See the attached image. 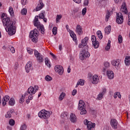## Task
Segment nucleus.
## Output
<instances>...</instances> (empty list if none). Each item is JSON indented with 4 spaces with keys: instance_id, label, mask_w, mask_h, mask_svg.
I'll list each match as a JSON object with an SVG mask.
<instances>
[{
    "instance_id": "obj_2",
    "label": "nucleus",
    "mask_w": 130,
    "mask_h": 130,
    "mask_svg": "<svg viewBox=\"0 0 130 130\" xmlns=\"http://www.w3.org/2000/svg\"><path fill=\"white\" fill-rule=\"evenodd\" d=\"M85 46H86V48L83 49L80 52L79 56L80 59H81V60H84V59H85V58H86V57H90V53H89V52H88L87 51L88 48H89L88 46H86V45H84L83 43H81V44H80L79 45V48H83V47H85Z\"/></svg>"
},
{
    "instance_id": "obj_26",
    "label": "nucleus",
    "mask_w": 130,
    "mask_h": 130,
    "mask_svg": "<svg viewBox=\"0 0 130 130\" xmlns=\"http://www.w3.org/2000/svg\"><path fill=\"white\" fill-rule=\"evenodd\" d=\"M70 36H71L72 38H73L74 41L77 40V36L75 34V32L73 31V30L70 31Z\"/></svg>"
},
{
    "instance_id": "obj_50",
    "label": "nucleus",
    "mask_w": 130,
    "mask_h": 130,
    "mask_svg": "<svg viewBox=\"0 0 130 130\" xmlns=\"http://www.w3.org/2000/svg\"><path fill=\"white\" fill-rule=\"evenodd\" d=\"M38 89H39L38 86H35L33 87V89H34V91H35V93H36V92L38 91Z\"/></svg>"
},
{
    "instance_id": "obj_47",
    "label": "nucleus",
    "mask_w": 130,
    "mask_h": 130,
    "mask_svg": "<svg viewBox=\"0 0 130 130\" xmlns=\"http://www.w3.org/2000/svg\"><path fill=\"white\" fill-rule=\"evenodd\" d=\"M27 51L28 53H29V54H32V53H33V50L32 49L27 48Z\"/></svg>"
},
{
    "instance_id": "obj_11",
    "label": "nucleus",
    "mask_w": 130,
    "mask_h": 130,
    "mask_svg": "<svg viewBox=\"0 0 130 130\" xmlns=\"http://www.w3.org/2000/svg\"><path fill=\"white\" fill-rule=\"evenodd\" d=\"M25 71L26 73H29L30 71L33 70V67H32V62L28 61L25 67Z\"/></svg>"
},
{
    "instance_id": "obj_1",
    "label": "nucleus",
    "mask_w": 130,
    "mask_h": 130,
    "mask_svg": "<svg viewBox=\"0 0 130 130\" xmlns=\"http://www.w3.org/2000/svg\"><path fill=\"white\" fill-rule=\"evenodd\" d=\"M1 18L2 19V22L3 23L4 26H6V31H8L9 35L12 36L16 34V24L15 21L11 20L9 17H7L6 14L3 13L1 15Z\"/></svg>"
},
{
    "instance_id": "obj_18",
    "label": "nucleus",
    "mask_w": 130,
    "mask_h": 130,
    "mask_svg": "<svg viewBox=\"0 0 130 130\" xmlns=\"http://www.w3.org/2000/svg\"><path fill=\"white\" fill-rule=\"evenodd\" d=\"M92 84L96 85V84H98L99 83V77H98V75H94L92 77Z\"/></svg>"
},
{
    "instance_id": "obj_42",
    "label": "nucleus",
    "mask_w": 130,
    "mask_h": 130,
    "mask_svg": "<svg viewBox=\"0 0 130 130\" xmlns=\"http://www.w3.org/2000/svg\"><path fill=\"white\" fill-rule=\"evenodd\" d=\"M81 110V111L80 112V114L81 115H84V114H86V113H87V111L86 110V109H83L80 110Z\"/></svg>"
},
{
    "instance_id": "obj_52",
    "label": "nucleus",
    "mask_w": 130,
    "mask_h": 130,
    "mask_svg": "<svg viewBox=\"0 0 130 130\" xmlns=\"http://www.w3.org/2000/svg\"><path fill=\"white\" fill-rule=\"evenodd\" d=\"M21 4L23 6H25L27 4V0H21Z\"/></svg>"
},
{
    "instance_id": "obj_36",
    "label": "nucleus",
    "mask_w": 130,
    "mask_h": 130,
    "mask_svg": "<svg viewBox=\"0 0 130 130\" xmlns=\"http://www.w3.org/2000/svg\"><path fill=\"white\" fill-rule=\"evenodd\" d=\"M65 96H66V93L62 92L59 96V100H60V101H61V100H62V99L64 98Z\"/></svg>"
},
{
    "instance_id": "obj_38",
    "label": "nucleus",
    "mask_w": 130,
    "mask_h": 130,
    "mask_svg": "<svg viewBox=\"0 0 130 130\" xmlns=\"http://www.w3.org/2000/svg\"><path fill=\"white\" fill-rule=\"evenodd\" d=\"M21 15H27V9L26 8H23L22 10H21Z\"/></svg>"
},
{
    "instance_id": "obj_13",
    "label": "nucleus",
    "mask_w": 130,
    "mask_h": 130,
    "mask_svg": "<svg viewBox=\"0 0 130 130\" xmlns=\"http://www.w3.org/2000/svg\"><path fill=\"white\" fill-rule=\"evenodd\" d=\"M110 123L112 127H113L114 129H116L117 128V120L115 119H112L110 121Z\"/></svg>"
},
{
    "instance_id": "obj_62",
    "label": "nucleus",
    "mask_w": 130,
    "mask_h": 130,
    "mask_svg": "<svg viewBox=\"0 0 130 130\" xmlns=\"http://www.w3.org/2000/svg\"><path fill=\"white\" fill-rule=\"evenodd\" d=\"M76 18H80L81 17V12L78 13L77 15H76Z\"/></svg>"
},
{
    "instance_id": "obj_14",
    "label": "nucleus",
    "mask_w": 130,
    "mask_h": 130,
    "mask_svg": "<svg viewBox=\"0 0 130 130\" xmlns=\"http://www.w3.org/2000/svg\"><path fill=\"white\" fill-rule=\"evenodd\" d=\"M76 32L78 35H82L83 34V27L80 24L76 26Z\"/></svg>"
},
{
    "instance_id": "obj_24",
    "label": "nucleus",
    "mask_w": 130,
    "mask_h": 130,
    "mask_svg": "<svg viewBox=\"0 0 130 130\" xmlns=\"http://www.w3.org/2000/svg\"><path fill=\"white\" fill-rule=\"evenodd\" d=\"M39 19H43V21L45 23H46L47 22V18H45L44 13H43V12L39 14Z\"/></svg>"
},
{
    "instance_id": "obj_48",
    "label": "nucleus",
    "mask_w": 130,
    "mask_h": 130,
    "mask_svg": "<svg viewBox=\"0 0 130 130\" xmlns=\"http://www.w3.org/2000/svg\"><path fill=\"white\" fill-rule=\"evenodd\" d=\"M104 67L107 69L108 68H109L110 67V64L108 62H105L104 63Z\"/></svg>"
},
{
    "instance_id": "obj_46",
    "label": "nucleus",
    "mask_w": 130,
    "mask_h": 130,
    "mask_svg": "<svg viewBox=\"0 0 130 130\" xmlns=\"http://www.w3.org/2000/svg\"><path fill=\"white\" fill-rule=\"evenodd\" d=\"M9 124L12 126L15 125V120L14 119L10 120Z\"/></svg>"
},
{
    "instance_id": "obj_57",
    "label": "nucleus",
    "mask_w": 130,
    "mask_h": 130,
    "mask_svg": "<svg viewBox=\"0 0 130 130\" xmlns=\"http://www.w3.org/2000/svg\"><path fill=\"white\" fill-rule=\"evenodd\" d=\"M91 122V121H88V120H87V119H85V120H84V122L85 124H86V125H87L88 123H89V122Z\"/></svg>"
},
{
    "instance_id": "obj_6",
    "label": "nucleus",
    "mask_w": 130,
    "mask_h": 130,
    "mask_svg": "<svg viewBox=\"0 0 130 130\" xmlns=\"http://www.w3.org/2000/svg\"><path fill=\"white\" fill-rule=\"evenodd\" d=\"M121 11L125 15H128V19L130 20V12H128L127 8H126V4L125 2L122 3V6H121Z\"/></svg>"
},
{
    "instance_id": "obj_31",
    "label": "nucleus",
    "mask_w": 130,
    "mask_h": 130,
    "mask_svg": "<svg viewBox=\"0 0 130 130\" xmlns=\"http://www.w3.org/2000/svg\"><path fill=\"white\" fill-rule=\"evenodd\" d=\"M45 62L46 66H47L48 68H50L51 67V64H50V62L49 61L48 58H45Z\"/></svg>"
},
{
    "instance_id": "obj_64",
    "label": "nucleus",
    "mask_w": 130,
    "mask_h": 130,
    "mask_svg": "<svg viewBox=\"0 0 130 130\" xmlns=\"http://www.w3.org/2000/svg\"><path fill=\"white\" fill-rule=\"evenodd\" d=\"M62 49V46L61 45H60L59 46V50H60V51H61Z\"/></svg>"
},
{
    "instance_id": "obj_61",
    "label": "nucleus",
    "mask_w": 130,
    "mask_h": 130,
    "mask_svg": "<svg viewBox=\"0 0 130 130\" xmlns=\"http://www.w3.org/2000/svg\"><path fill=\"white\" fill-rule=\"evenodd\" d=\"M105 93H106V88H104L103 90V91L102 92V94L103 95H104V94H105Z\"/></svg>"
},
{
    "instance_id": "obj_3",
    "label": "nucleus",
    "mask_w": 130,
    "mask_h": 130,
    "mask_svg": "<svg viewBox=\"0 0 130 130\" xmlns=\"http://www.w3.org/2000/svg\"><path fill=\"white\" fill-rule=\"evenodd\" d=\"M38 18H39V16L37 15L35 16L34 20V25L36 27H37L38 29H39V31H40L41 33L44 35V34H45V32H44V31H45V29H44V26L40 23V22H39V20H38Z\"/></svg>"
},
{
    "instance_id": "obj_4",
    "label": "nucleus",
    "mask_w": 130,
    "mask_h": 130,
    "mask_svg": "<svg viewBox=\"0 0 130 130\" xmlns=\"http://www.w3.org/2000/svg\"><path fill=\"white\" fill-rule=\"evenodd\" d=\"M38 36H39V31L37 28H35L33 30L30 31L29 37L32 42L35 43L38 42Z\"/></svg>"
},
{
    "instance_id": "obj_43",
    "label": "nucleus",
    "mask_w": 130,
    "mask_h": 130,
    "mask_svg": "<svg viewBox=\"0 0 130 130\" xmlns=\"http://www.w3.org/2000/svg\"><path fill=\"white\" fill-rule=\"evenodd\" d=\"M103 95L102 93H100L98 95V97L96 98V99L98 100H101V99H102V98H103Z\"/></svg>"
},
{
    "instance_id": "obj_60",
    "label": "nucleus",
    "mask_w": 130,
    "mask_h": 130,
    "mask_svg": "<svg viewBox=\"0 0 130 130\" xmlns=\"http://www.w3.org/2000/svg\"><path fill=\"white\" fill-rule=\"evenodd\" d=\"M50 55H51V56H52L53 58L55 59L56 58V57L55 56V55H54V54H53V53H52V52L50 53Z\"/></svg>"
},
{
    "instance_id": "obj_29",
    "label": "nucleus",
    "mask_w": 130,
    "mask_h": 130,
    "mask_svg": "<svg viewBox=\"0 0 130 130\" xmlns=\"http://www.w3.org/2000/svg\"><path fill=\"white\" fill-rule=\"evenodd\" d=\"M111 15V14H110V12H109V11H107L106 15V17H105L106 22H108V20H109V18H110Z\"/></svg>"
},
{
    "instance_id": "obj_22",
    "label": "nucleus",
    "mask_w": 130,
    "mask_h": 130,
    "mask_svg": "<svg viewBox=\"0 0 130 130\" xmlns=\"http://www.w3.org/2000/svg\"><path fill=\"white\" fill-rule=\"evenodd\" d=\"M95 123H93L91 122H88V124L87 125V128L88 130H91L95 127Z\"/></svg>"
},
{
    "instance_id": "obj_44",
    "label": "nucleus",
    "mask_w": 130,
    "mask_h": 130,
    "mask_svg": "<svg viewBox=\"0 0 130 130\" xmlns=\"http://www.w3.org/2000/svg\"><path fill=\"white\" fill-rule=\"evenodd\" d=\"M118 40L119 43H122V36L121 35H119Z\"/></svg>"
},
{
    "instance_id": "obj_45",
    "label": "nucleus",
    "mask_w": 130,
    "mask_h": 130,
    "mask_svg": "<svg viewBox=\"0 0 130 130\" xmlns=\"http://www.w3.org/2000/svg\"><path fill=\"white\" fill-rule=\"evenodd\" d=\"M26 128H27V125L25 124H23L20 126V130H26Z\"/></svg>"
},
{
    "instance_id": "obj_28",
    "label": "nucleus",
    "mask_w": 130,
    "mask_h": 130,
    "mask_svg": "<svg viewBox=\"0 0 130 130\" xmlns=\"http://www.w3.org/2000/svg\"><path fill=\"white\" fill-rule=\"evenodd\" d=\"M15 99H14V98H11L9 100V105H10V106H14L15 105Z\"/></svg>"
},
{
    "instance_id": "obj_23",
    "label": "nucleus",
    "mask_w": 130,
    "mask_h": 130,
    "mask_svg": "<svg viewBox=\"0 0 130 130\" xmlns=\"http://www.w3.org/2000/svg\"><path fill=\"white\" fill-rule=\"evenodd\" d=\"M28 94H30V95H33L35 94V91H34V89H33V86H30L29 88L27 89Z\"/></svg>"
},
{
    "instance_id": "obj_37",
    "label": "nucleus",
    "mask_w": 130,
    "mask_h": 130,
    "mask_svg": "<svg viewBox=\"0 0 130 130\" xmlns=\"http://www.w3.org/2000/svg\"><path fill=\"white\" fill-rule=\"evenodd\" d=\"M61 118L63 119H66V118H68V113H63L61 114Z\"/></svg>"
},
{
    "instance_id": "obj_40",
    "label": "nucleus",
    "mask_w": 130,
    "mask_h": 130,
    "mask_svg": "<svg viewBox=\"0 0 130 130\" xmlns=\"http://www.w3.org/2000/svg\"><path fill=\"white\" fill-rule=\"evenodd\" d=\"M78 83H79V85H80V86H84V83H85V80H83V79H80L78 81Z\"/></svg>"
},
{
    "instance_id": "obj_10",
    "label": "nucleus",
    "mask_w": 130,
    "mask_h": 130,
    "mask_svg": "<svg viewBox=\"0 0 130 130\" xmlns=\"http://www.w3.org/2000/svg\"><path fill=\"white\" fill-rule=\"evenodd\" d=\"M91 41L92 42V45L93 46H94V48H98V47H99V42L97 41L95 36H91Z\"/></svg>"
},
{
    "instance_id": "obj_17",
    "label": "nucleus",
    "mask_w": 130,
    "mask_h": 130,
    "mask_svg": "<svg viewBox=\"0 0 130 130\" xmlns=\"http://www.w3.org/2000/svg\"><path fill=\"white\" fill-rule=\"evenodd\" d=\"M13 113H15V110H14V109H10V110L7 112V114L5 115V117L6 118H11Z\"/></svg>"
},
{
    "instance_id": "obj_9",
    "label": "nucleus",
    "mask_w": 130,
    "mask_h": 130,
    "mask_svg": "<svg viewBox=\"0 0 130 130\" xmlns=\"http://www.w3.org/2000/svg\"><path fill=\"white\" fill-rule=\"evenodd\" d=\"M55 71L58 73L59 75H62L63 74V68L60 65H56L54 68Z\"/></svg>"
},
{
    "instance_id": "obj_8",
    "label": "nucleus",
    "mask_w": 130,
    "mask_h": 130,
    "mask_svg": "<svg viewBox=\"0 0 130 130\" xmlns=\"http://www.w3.org/2000/svg\"><path fill=\"white\" fill-rule=\"evenodd\" d=\"M116 23L117 24H122L123 23V15L122 13H119L117 14Z\"/></svg>"
},
{
    "instance_id": "obj_59",
    "label": "nucleus",
    "mask_w": 130,
    "mask_h": 130,
    "mask_svg": "<svg viewBox=\"0 0 130 130\" xmlns=\"http://www.w3.org/2000/svg\"><path fill=\"white\" fill-rule=\"evenodd\" d=\"M76 4H80L82 0H73Z\"/></svg>"
},
{
    "instance_id": "obj_34",
    "label": "nucleus",
    "mask_w": 130,
    "mask_h": 130,
    "mask_svg": "<svg viewBox=\"0 0 130 130\" xmlns=\"http://www.w3.org/2000/svg\"><path fill=\"white\" fill-rule=\"evenodd\" d=\"M111 43V41H110V40H109L108 42L107 45L106 46L105 48L106 50L108 51L109 50V49H110Z\"/></svg>"
},
{
    "instance_id": "obj_30",
    "label": "nucleus",
    "mask_w": 130,
    "mask_h": 130,
    "mask_svg": "<svg viewBox=\"0 0 130 130\" xmlns=\"http://www.w3.org/2000/svg\"><path fill=\"white\" fill-rule=\"evenodd\" d=\"M88 40H89V38H88V37H86L84 39L81 40V43H83L84 45H87Z\"/></svg>"
},
{
    "instance_id": "obj_39",
    "label": "nucleus",
    "mask_w": 130,
    "mask_h": 130,
    "mask_svg": "<svg viewBox=\"0 0 130 130\" xmlns=\"http://www.w3.org/2000/svg\"><path fill=\"white\" fill-rule=\"evenodd\" d=\"M52 32L54 35H56L57 34V27H54L52 29Z\"/></svg>"
},
{
    "instance_id": "obj_49",
    "label": "nucleus",
    "mask_w": 130,
    "mask_h": 130,
    "mask_svg": "<svg viewBox=\"0 0 130 130\" xmlns=\"http://www.w3.org/2000/svg\"><path fill=\"white\" fill-rule=\"evenodd\" d=\"M86 13H87V8H84L82 10V14L83 16H85V15H86Z\"/></svg>"
},
{
    "instance_id": "obj_12",
    "label": "nucleus",
    "mask_w": 130,
    "mask_h": 130,
    "mask_svg": "<svg viewBox=\"0 0 130 130\" xmlns=\"http://www.w3.org/2000/svg\"><path fill=\"white\" fill-rule=\"evenodd\" d=\"M85 107H86V104H85V102H84L81 100H79L78 109L79 110H82V109H85Z\"/></svg>"
},
{
    "instance_id": "obj_21",
    "label": "nucleus",
    "mask_w": 130,
    "mask_h": 130,
    "mask_svg": "<svg viewBox=\"0 0 130 130\" xmlns=\"http://www.w3.org/2000/svg\"><path fill=\"white\" fill-rule=\"evenodd\" d=\"M70 120L72 122H73L74 123H75V122H77V116H76V115H75V114H71Z\"/></svg>"
},
{
    "instance_id": "obj_63",
    "label": "nucleus",
    "mask_w": 130,
    "mask_h": 130,
    "mask_svg": "<svg viewBox=\"0 0 130 130\" xmlns=\"http://www.w3.org/2000/svg\"><path fill=\"white\" fill-rule=\"evenodd\" d=\"M68 73L70 74L71 73V66H69L68 68Z\"/></svg>"
},
{
    "instance_id": "obj_54",
    "label": "nucleus",
    "mask_w": 130,
    "mask_h": 130,
    "mask_svg": "<svg viewBox=\"0 0 130 130\" xmlns=\"http://www.w3.org/2000/svg\"><path fill=\"white\" fill-rule=\"evenodd\" d=\"M20 103H23L24 102V96L22 95L21 98H20L19 100Z\"/></svg>"
},
{
    "instance_id": "obj_32",
    "label": "nucleus",
    "mask_w": 130,
    "mask_h": 130,
    "mask_svg": "<svg viewBox=\"0 0 130 130\" xmlns=\"http://www.w3.org/2000/svg\"><path fill=\"white\" fill-rule=\"evenodd\" d=\"M9 13L10 14L11 17H14V9H13V7H9Z\"/></svg>"
},
{
    "instance_id": "obj_16",
    "label": "nucleus",
    "mask_w": 130,
    "mask_h": 130,
    "mask_svg": "<svg viewBox=\"0 0 130 130\" xmlns=\"http://www.w3.org/2000/svg\"><path fill=\"white\" fill-rule=\"evenodd\" d=\"M120 63V62L119 61V60H118V59L113 60L111 61V64H112V66H114L116 69L119 68Z\"/></svg>"
},
{
    "instance_id": "obj_35",
    "label": "nucleus",
    "mask_w": 130,
    "mask_h": 130,
    "mask_svg": "<svg viewBox=\"0 0 130 130\" xmlns=\"http://www.w3.org/2000/svg\"><path fill=\"white\" fill-rule=\"evenodd\" d=\"M45 79L46 80V81H47V82H50V81L52 80V78L49 76V75H47L45 78Z\"/></svg>"
},
{
    "instance_id": "obj_58",
    "label": "nucleus",
    "mask_w": 130,
    "mask_h": 130,
    "mask_svg": "<svg viewBox=\"0 0 130 130\" xmlns=\"http://www.w3.org/2000/svg\"><path fill=\"white\" fill-rule=\"evenodd\" d=\"M28 99L29 100H32V99H33V95H32V94H30V95L28 96Z\"/></svg>"
},
{
    "instance_id": "obj_55",
    "label": "nucleus",
    "mask_w": 130,
    "mask_h": 130,
    "mask_svg": "<svg viewBox=\"0 0 130 130\" xmlns=\"http://www.w3.org/2000/svg\"><path fill=\"white\" fill-rule=\"evenodd\" d=\"M119 92H115L114 94V98L115 99H116V98H117V97H118V93Z\"/></svg>"
},
{
    "instance_id": "obj_41",
    "label": "nucleus",
    "mask_w": 130,
    "mask_h": 130,
    "mask_svg": "<svg viewBox=\"0 0 130 130\" xmlns=\"http://www.w3.org/2000/svg\"><path fill=\"white\" fill-rule=\"evenodd\" d=\"M62 18V16L61 15H57L56 17V23H58L59 22V20Z\"/></svg>"
},
{
    "instance_id": "obj_56",
    "label": "nucleus",
    "mask_w": 130,
    "mask_h": 130,
    "mask_svg": "<svg viewBox=\"0 0 130 130\" xmlns=\"http://www.w3.org/2000/svg\"><path fill=\"white\" fill-rule=\"evenodd\" d=\"M77 94V89H74L72 91V95L73 96H75Z\"/></svg>"
},
{
    "instance_id": "obj_15",
    "label": "nucleus",
    "mask_w": 130,
    "mask_h": 130,
    "mask_svg": "<svg viewBox=\"0 0 130 130\" xmlns=\"http://www.w3.org/2000/svg\"><path fill=\"white\" fill-rule=\"evenodd\" d=\"M39 4L38 5L37 7L36 8V12H38V11H40L43 8V7H44V4H43V2L42 0L39 1Z\"/></svg>"
},
{
    "instance_id": "obj_20",
    "label": "nucleus",
    "mask_w": 130,
    "mask_h": 130,
    "mask_svg": "<svg viewBox=\"0 0 130 130\" xmlns=\"http://www.w3.org/2000/svg\"><path fill=\"white\" fill-rule=\"evenodd\" d=\"M107 75L110 80H112L114 78V73L112 71H108L107 72Z\"/></svg>"
},
{
    "instance_id": "obj_19",
    "label": "nucleus",
    "mask_w": 130,
    "mask_h": 130,
    "mask_svg": "<svg viewBox=\"0 0 130 130\" xmlns=\"http://www.w3.org/2000/svg\"><path fill=\"white\" fill-rule=\"evenodd\" d=\"M9 100H10V96L6 95L5 96H4L2 100L3 106H6L7 104V103L6 102H8Z\"/></svg>"
},
{
    "instance_id": "obj_27",
    "label": "nucleus",
    "mask_w": 130,
    "mask_h": 130,
    "mask_svg": "<svg viewBox=\"0 0 130 130\" xmlns=\"http://www.w3.org/2000/svg\"><path fill=\"white\" fill-rule=\"evenodd\" d=\"M124 62H125V64H126V66H129L130 64V56H126L125 60H124Z\"/></svg>"
},
{
    "instance_id": "obj_51",
    "label": "nucleus",
    "mask_w": 130,
    "mask_h": 130,
    "mask_svg": "<svg viewBox=\"0 0 130 130\" xmlns=\"http://www.w3.org/2000/svg\"><path fill=\"white\" fill-rule=\"evenodd\" d=\"M84 5L85 6H87L89 5V0H85L84 2Z\"/></svg>"
},
{
    "instance_id": "obj_53",
    "label": "nucleus",
    "mask_w": 130,
    "mask_h": 130,
    "mask_svg": "<svg viewBox=\"0 0 130 130\" xmlns=\"http://www.w3.org/2000/svg\"><path fill=\"white\" fill-rule=\"evenodd\" d=\"M10 51L12 53H15V48H14V47H11Z\"/></svg>"
},
{
    "instance_id": "obj_25",
    "label": "nucleus",
    "mask_w": 130,
    "mask_h": 130,
    "mask_svg": "<svg viewBox=\"0 0 130 130\" xmlns=\"http://www.w3.org/2000/svg\"><path fill=\"white\" fill-rule=\"evenodd\" d=\"M111 31V26L109 25L105 27V32L108 35L110 33Z\"/></svg>"
},
{
    "instance_id": "obj_7",
    "label": "nucleus",
    "mask_w": 130,
    "mask_h": 130,
    "mask_svg": "<svg viewBox=\"0 0 130 130\" xmlns=\"http://www.w3.org/2000/svg\"><path fill=\"white\" fill-rule=\"evenodd\" d=\"M34 55L36 57H37V60L39 61V62H43L44 59H43V57L42 55L37 50H34Z\"/></svg>"
},
{
    "instance_id": "obj_5",
    "label": "nucleus",
    "mask_w": 130,
    "mask_h": 130,
    "mask_svg": "<svg viewBox=\"0 0 130 130\" xmlns=\"http://www.w3.org/2000/svg\"><path fill=\"white\" fill-rule=\"evenodd\" d=\"M38 115L41 118L48 119L50 117V112L45 110H42L38 113Z\"/></svg>"
},
{
    "instance_id": "obj_33",
    "label": "nucleus",
    "mask_w": 130,
    "mask_h": 130,
    "mask_svg": "<svg viewBox=\"0 0 130 130\" xmlns=\"http://www.w3.org/2000/svg\"><path fill=\"white\" fill-rule=\"evenodd\" d=\"M96 34L99 39L101 40L103 38V36L102 35V32H101V31L100 30L98 31Z\"/></svg>"
}]
</instances>
